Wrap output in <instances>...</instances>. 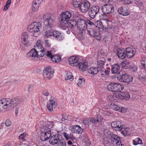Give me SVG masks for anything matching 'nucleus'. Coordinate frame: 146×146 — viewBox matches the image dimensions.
Returning <instances> with one entry per match:
<instances>
[{
    "mask_svg": "<svg viewBox=\"0 0 146 146\" xmlns=\"http://www.w3.org/2000/svg\"><path fill=\"white\" fill-rule=\"evenodd\" d=\"M21 102L18 98L3 99L0 100V112L5 111L7 108L16 107Z\"/></svg>",
    "mask_w": 146,
    "mask_h": 146,
    "instance_id": "1",
    "label": "nucleus"
},
{
    "mask_svg": "<svg viewBox=\"0 0 146 146\" xmlns=\"http://www.w3.org/2000/svg\"><path fill=\"white\" fill-rule=\"evenodd\" d=\"M54 123L52 121L45 122L41 129L42 132L40 139L42 141L48 140L51 136V130L54 126Z\"/></svg>",
    "mask_w": 146,
    "mask_h": 146,
    "instance_id": "2",
    "label": "nucleus"
},
{
    "mask_svg": "<svg viewBox=\"0 0 146 146\" xmlns=\"http://www.w3.org/2000/svg\"><path fill=\"white\" fill-rule=\"evenodd\" d=\"M43 19L44 20L45 29H52L55 23V18L54 17L53 15L46 14L43 15Z\"/></svg>",
    "mask_w": 146,
    "mask_h": 146,
    "instance_id": "3",
    "label": "nucleus"
},
{
    "mask_svg": "<svg viewBox=\"0 0 146 146\" xmlns=\"http://www.w3.org/2000/svg\"><path fill=\"white\" fill-rule=\"evenodd\" d=\"M41 26L40 23L34 22L29 26L28 30L29 32L33 33V35L34 36L37 37L39 35L38 32Z\"/></svg>",
    "mask_w": 146,
    "mask_h": 146,
    "instance_id": "4",
    "label": "nucleus"
},
{
    "mask_svg": "<svg viewBox=\"0 0 146 146\" xmlns=\"http://www.w3.org/2000/svg\"><path fill=\"white\" fill-rule=\"evenodd\" d=\"M36 48H33L29 51L26 55L27 58L38 57V56H43L46 53V52L37 51Z\"/></svg>",
    "mask_w": 146,
    "mask_h": 146,
    "instance_id": "5",
    "label": "nucleus"
},
{
    "mask_svg": "<svg viewBox=\"0 0 146 146\" xmlns=\"http://www.w3.org/2000/svg\"><path fill=\"white\" fill-rule=\"evenodd\" d=\"M72 16V15L69 11H66L62 13L59 17L60 23L63 24H67Z\"/></svg>",
    "mask_w": 146,
    "mask_h": 146,
    "instance_id": "6",
    "label": "nucleus"
},
{
    "mask_svg": "<svg viewBox=\"0 0 146 146\" xmlns=\"http://www.w3.org/2000/svg\"><path fill=\"white\" fill-rule=\"evenodd\" d=\"M73 17L74 18L77 19V27L79 30H85L87 27H88L85 20L80 18L77 15H75Z\"/></svg>",
    "mask_w": 146,
    "mask_h": 146,
    "instance_id": "7",
    "label": "nucleus"
},
{
    "mask_svg": "<svg viewBox=\"0 0 146 146\" xmlns=\"http://www.w3.org/2000/svg\"><path fill=\"white\" fill-rule=\"evenodd\" d=\"M123 88V86L115 83L109 84L107 87L109 90L114 92H121Z\"/></svg>",
    "mask_w": 146,
    "mask_h": 146,
    "instance_id": "8",
    "label": "nucleus"
},
{
    "mask_svg": "<svg viewBox=\"0 0 146 146\" xmlns=\"http://www.w3.org/2000/svg\"><path fill=\"white\" fill-rule=\"evenodd\" d=\"M49 143L50 144L53 145L59 143L62 139V136L60 134H55L50 137Z\"/></svg>",
    "mask_w": 146,
    "mask_h": 146,
    "instance_id": "9",
    "label": "nucleus"
},
{
    "mask_svg": "<svg viewBox=\"0 0 146 146\" xmlns=\"http://www.w3.org/2000/svg\"><path fill=\"white\" fill-rule=\"evenodd\" d=\"M99 7L98 6H93L91 7L88 11V14L90 17L94 19L98 14L99 13Z\"/></svg>",
    "mask_w": 146,
    "mask_h": 146,
    "instance_id": "10",
    "label": "nucleus"
},
{
    "mask_svg": "<svg viewBox=\"0 0 146 146\" xmlns=\"http://www.w3.org/2000/svg\"><path fill=\"white\" fill-rule=\"evenodd\" d=\"M102 11L104 14L113 13L114 11V9L112 5L106 4L102 8Z\"/></svg>",
    "mask_w": 146,
    "mask_h": 146,
    "instance_id": "11",
    "label": "nucleus"
},
{
    "mask_svg": "<svg viewBox=\"0 0 146 146\" xmlns=\"http://www.w3.org/2000/svg\"><path fill=\"white\" fill-rule=\"evenodd\" d=\"M90 7V3L87 1H84L81 2L79 8L81 12L85 13L89 10Z\"/></svg>",
    "mask_w": 146,
    "mask_h": 146,
    "instance_id": "12",
    "label": "nucleus"
},
{
    "mask_svg": "<svg viewBox=\"0 0 146 146\" xmlns=\"http://www.w3.org/2000/svg\"><path fill=\"white\" fill-rule=\"evenodd\" d=\"M108 137L112 143H116L120 141L121 140L120 137L119 136L112 133L108 134Z\"/></svg>",
    "mask_w": 146,
    "mask_h": 146,
    "instance_id": "13",
    "label": "nucleus"
},
{
    "mask_svg": "<svg viewBox=\"0 0 146 146\" xmlns=\"http://www.w3.org/2000/svg\"><path fill=\"white\" fill-rule=\"evenodd\" d=\"M28 38L29 35L27 33H24L21 35L22 42L26 46L31 45L30 43L29 42Z\"/></svg>",
    "mask_w": 146,
    "mask_h": 146,
    "instance_id": "14",
    "label": "nucleus"
},
{
    "mask_svg": "<svg viewBox=\"0 0 146 146\" xmlns=\"http://www.w3.org/2000/svg\"><path fill=\"white\" fill-rule=\"evenodd\" d=\"M111 125V127H113L115 131H120L122 129L121 127L123 125L121 124V123L119 121H116L112 122Z\"/></svg>",
    "mask_w": 146,
    "mask_h": 146,
    "instance_id": "15",
    "label": "nucleus"
},
{
    "mask_svg": "<svg viewBox=\"0 0 146 146\" xmlns=\"http://www.w3.org/2000/svg\"><path fill=\"white\" fill-rule=\"evenodd\" d=\"M54 73V71L53 70H44L43 72V75L44 78L50 79L53 77Z\"/></svg>",
    "mask_w": 146,
    "mask_h": 146,
    "instance_id": "16",
    "label": "nucleus"
},
{
    "mask_svg": "<svg viewBox=\"0 0 146 146\" xmlns=\"http://www.w3.org/2000/svg\"><path fill=\"white\" fill-rule=\"evenodd\" d=\"M78 58L77 57L72 56L68 59L70 65L72 66H77L78 62Z\"/></svg>",
    "mask_w": 146,
    "mask_h": 146,
    "instance_id": "17",
    "label": "nucleus"
},
{
    "mask_svg": "<svg viewBox=\"0 0 146 146\" xmlns=\"http://www.w3.org/2000/svg\"><path fill=\"white\" fill-rule=\"evenodd\" d=\"M42 2V0H34L32 5V10L34 11H37Z\"/></svg>",
    "mask_w": 146,
    "mask_h": 146,
    "instance_id": "18",
    "label": "nucleus"
},
{
    "mask_svg": "<svg viewBox=\"0 0 146 146\" xmlns=\"http://www.w3.org/2000/svg\"><path fill=\"white\" fill-rule=\"evenodd\" d=\"M118 13L124 16H127L130 14L129 12L125 7H121L118 9Z\"/></svg>",
    "mask_w": 146,
    "mask_h": 146,
    "instance_id": "19",
    "label": "nucleus"
},
{
    "mask_svg": "<svg viewBox=\"0 0 146 146\" xmlns=\"http://www.w3.org/2000/svg\"><path fill=\"white\" fill-rule=\"evenodd\" d=\"M48 57L50 58L51 60L54 62H59L60 60V58L58 56H54L52 53L49 51H47L46 52V53L45 54Z\"/></svg>",
    "mask_w": 146,
    "mask_h": 146,
    "instance_id": "20",
    "label": "nucleus"
},
{
    "mask_svg": "<svg viewBox=\"0 0 146 146\" xmlns=\"http://www.w3.org/2000/svg\"><path fill=\"white\" fill-rule=\"evenodd\" d=\"M125 51L126 56L128 58H130L133 56L135 53V50H134L130 48H127Z\"/></svg>",
    "mask_w": 146,
    "mask_h": 146,
    "instance_id": "21",
    "label": "nucleus"
},
{
    "mask_svg": "<svg viewBox=\"0 0 146 146\" xmlns=\"http://www.w3.org/2000/svg\"><path fill=\"white\" fill-rule=\"evenodd\" d=\"M71 131L73 133L77 134L82 133L83 131V129L78 125H75L72 127Z\"/></svg>",
    "mask_w": 146,
    "mask_h": 146,
    "instance_id": "22",
    "label": "nucleus"
},
{
    "mask_svg": "<svg viewBox=\"0 0 146 146\" xmlns=\"http://www.w3.org/2000/svg\"><path fill=\"white\" fill-rule=\"evenodd\" d=\"M56 106L55 102L53 99H50L49 102L47 104V107L49 111L51 112L53 110V107H55Z\"/></svg>",
    "mask_w": 146,
    "mask_h": 146,
    "instance_id": "23",
    "label": "nucleus"
},
{
    "mask_svg": "<svg viewBox=\"0 0 146 146\" xmlns=\"http://www.w3.org/2000/svg\"><path fill=\"white\" fill-rule=\"evenodd\" d=\"M111 72L112 74H117L119 72L120 66L117 64H113L111 66Z\"/></svg>",
    "mask_w": 146,
    "mask_h": 146,
    "instance_id": "24",
    "label": "nucleus"
},
{
    "mask_svg": "<svg viewBox=\"0 0 146 146\" xmlns=\"http://www.w3.org/2000/svg\"><path fill=\"white\" fill-rule=\"evenodd\" d=\"M53 36L55 38L59 40H61L64 38L62 34L58 31H55L54 32Z\"/></svg>",
    "mask_w": 146,
    "mask_h": 146,
    "instance_id": "25",
    "label": "nucleus"
},
{
    "mask_svg": "<svg viewBox=\"0 0 146 146\" xmlns=\"http://www.w3.org/2000/svg\"><path fill=\"white\" fill-rule=\"evenodd\" d=\"M119 75L117 77V80L121 82H124L127 74L124 72H119Z\"/></svg>",
    "mask_w": 146,
    "mask_h": 146,
    "instance_id": "26",
    "label": "nucleus"
},
{
    "mask_svg": "<svg viewBox=\"0 0 146 146\" xmlns=\"http://www.w3.org/2000/svg\"><path fill=\"white\" fill-rule=\"evenodd\" d=\"M36 45H35V48L38 50L42 52V51L46 52V49L44 48L41 44V41L38 40L37 41Z\"/></svg>",
    "mask_w": 146,
    "mask_h": 146,
    "instance_id": "27",
    "label": "nucleus"
},
{
    "mask_svg": "<svg viewBox=\"0 0 146 146\" xmlns=\"http://www.w3.org/2000/svg\"><path fill=\"white\" fill-rule=\"evenodd\" d=\"M117 53L118 58L121 59H124L126 56L125 51L124 50H117Z\"/></svg>",
    "mask_w": 146,
    "mask_h": 146,
    "instance_id": "28",
    "label": "nucleus"
},
{
    "mask_svg": "<svg viewBox=\"0 0 146 146\" xmlns=\"http://www.w3.org/2000/svg\"><path fill=\"white\" fill-rule=\"evenodd\" d=\"M96 27L98 28L100 31H102L106 29V27L100 21H98L95 23Z\"/></svg>",
    "mask_w": 146,
    "mask_h": 146,
    "instance_id": "29",
    "label": "nucleus"
},
{
    "mask_svg": "<svg viewBox=\"0 0 146 146\" xmlns=\"http://www.w3.org/2000/svg\"><path fill=\"white\" fill-rule=\"evenodd\" d=\"M122 129L120 130L121 131V133L124 136H126L129 134V128L126 127L125 125H123L121 127Z\"/></svg>",
    "mask_w": 146,
    "mask_h": 146,
    "instance_id": "30",
    "label": "nucleus"
},
{
    "mask_svg": "<svg viewBox=\"0 0 146 146\" xmlns=\"http://www.w3.org/2000/svg\"><path fill=\"white\" fill-rule=\"evenodd\" d=\"M88 72L92 74H96L99 71L98 68L96 67H92L89 68L88 70Z\"/></svg>",
    "mask_w": 146,
    "mask_h": 146,
    "instance_id": "31",
    "label": "nucleus"
},
{
    "mask_svg": "<svg viewBox=\"0 0 146 146\" xmlns=\"http://www.w3.org/2000/svg\"><path fill=\"white\" fill-rule=\"evenodd\" d=\"M78 66L79 68L83 71H84L86 70L88 68L87 64L86 63H82L79 62Z\"/></svg>",
    "mask_w": 146,
    "mask_h": 146,
    "instance_id": "32",
    "label": "nucleus"
},
{
    "mask_svg": "<svg viewBox=\"0 0 146 146\" xmlns=\"http://www.w3.org/2000/svg\"><path fill=\"white\" fill-rule=\"evenodd\" d=\"M63 136L65 137L66 140H67L69 139H70L73 141L75 139V137L73 136L72 133H70V134L67 133H66L64 132L63 133Z\"/></svg>",
    "mask_w": 146,
    "mask_h": 146,
    "instance_id": "33",
    "label": "nucleus"
},
{
    "mask_svg": "<svg viewBox=\"0 0 146 146\" xmlns=\"http://www.w3.org/2000/svg\"><path fill=\"white\" fill-rule=\"evenodd\" d=\"M105 65L104 62L102 60H100L98 61L97 63V68L98 70L101 69H104V66Z\"/></svg>",
    "mask_w": 146,
    "mask_h": 146,
    "instance_id": "34",
    "label": "nucleus"
},
{
    "mask_svg": "<svg viewBox=\"0 0 146 146\" xmlns=\"http://www.w3.org/2000/svg\"><path fill=\"white\" fill-rule=\"evenodd\" d=\"M64 77L65 80H69L70 81H72L74 79L73 76L70 72H66Z\"/></svg>",
    "mask_w": 146,
    "mask_h": 146,
    "instance_id": "35",
    "label": "nucleus"
},
{
    "mask_svg": "<svg viewBox=\"0 0 146 146\" xmlns=\"http://www.w3.org/2000/svg\"><path fill=\"white\" fill-rule=\"evenodd\" d=\"M46 30L47 31L45 32V34L44 35V37L48 38L51 36H53L54 31L51 29H48Z\"/></svg>",
    "mask_w": 146,
    "mask_h": 146,
    "instance_id": "36",
    "label": "nucleus"
},
{
    "mask_svg": "<svg viewBox=\"0 0 146 146\" xmlns=\"http://www.w3.org/2000/svg\"><path fill=\"white\" fill-rule=\"evenodd\" d=\"M70 27H71L72 28L76 26V25H77V21L76 19H73L69 20L68 23Z\"/></svg>",
    "mask_w": 146,
    "mask_h": 146,
    "instance_id": "37",
    "label": "nucleus"
},
{
    "mask_svg": "<svg viewBox=\"0 0 146 146\" xmlns=\"http://www.w3.org/2000/svg\"><path fill=\"white\" fill-rule=\"evenodd\" d=\"M133 79V78L131 76L127 74L123 83L129 84L132 81Z\"/></svg>",
    "mask_w": 146,
    "mask_h": 146,
    "instance_id": "38",
    "label": "nucleus"
},
{
    "mask_svg": "<svg viewBox=\"0 0 146 146\" xmlns=\"http://www.w3.org/2000/svg\"><path fill=\"white\" fill-rule=\"evenodd\" d=\"M85 84V80L82 77H80L78 80L77 83V85L78 86L81 87H82Z\"/></svg>",
    "mask_w": 146,
    "mask_h": 146,
    "instance_id": "39",
    "label": "nucleus"
},
{
    "mask_svg": "<svg viewBox=\"0 0 146 146\" xmlns=\"http://www.w3.org/2000/svg\"><path fill=\"white\" fill-rule=\"evenodd\" d=\"M122 94V99L124 100L125 99L126 100H129L130 98V96L129 94L127 92H123L121 93Z\"/></svg>",
    "mask_w": 146,
    "mask_h": 146,
    "instance_id": "40",
    "label": "nucleus"
},
{
    "mask_svg": "<svg viewBox=\"0 0 146 146\" xmlns=\"http://www.w3.org/2000/svg\"><path fill=\"white\" fill-rule=\"evenodd\" d=\"M81 3L80 2V0H73L72 1L73 5L75 7L80 8Z\"/></svg>",
    "mask_w": 146,
    "mask_h": 146,
    "instance_id": "41",
    "label": "nucleus"
},
{
    "mask_svg": "<svg viewBox=\"0 0 146 146\" xmlns=\"http://www.w3.org/2000/svg\"><path fill=\"white\" fill-rule=\"evenodd\" d=\"M133 142L135 145H137L138 144H141L142 143V140L139 138H137L134 140H133Z\"/></svg>",
    "mask_w": 146,
    "mask_h": 146,
    "instance_id": "42",
    "label": "nucleus"
},
{
    "mask_svg": "<svg viewBox=\"0 0 146 146\" xmlns=\"http://www.w3.org/2000/svg\"><path fill=\"white\" fill-rule=\"evenodd\" d=\"M99 72H101V75L102 76H104L106 75L109 74V72L106 70L104 68V69H101L99 70Z\"/></svg>",
    "mask_w": 146,
    "mask_h": 146,
    "instance_id": "43",
    "label": "nucleus"
},
{
    "mask_svg": "<svg viewBox=\"0 0 146 146\" xmlns=\"http://www.w3.org/2000/svg\"><path fill=\"white\" fill-rule=\"evenodd\" d=\"M118 92H116L115 93H113V96L115 97V99H116V100H117V99H122V98L121 94H120Z\"/></svg>",
    "mask_w": 146,
    "mask_h": 146,
    "instance_id": "44",
    "label": "nucleus"
},
{
    "mask_svg": "<svg viewBox=\"0 0 146 146\" xmlns=\"http://www.w3.org/2000/svg\"><path fill=\"white\" fill-rule=\"evenodd\" d=\"M87 31L88 33L91 36H94V34L95 31L93 28H88L87 29Z\"/></svg>",
    "mask_w": 146,
    "mask_h": 146,
    "instance_id": "45",
    "label": "nucleus"
},
{
    "mask_svg": "<svg viewBox=\"0 0 146 146\" xmlns=\"http://www.w3.org/2000/svg\"><path fill=\"white\" fill-rule=\"evenodd\" d=\"M111 106L113 110L116 111H120V107L118 106L117 105L112 103L111 104Z\"/></svg>",
    "mask_w": 146,
    "mask_h": 146,
    "instance_id": "46",
    "label": "nucleus"
},
{
    "mask_svg": "<svg viewBox=\"0 0 146 146\" xmlns=\"http://www.w3.org/2000/svg\"><path fill=\"white\" fill-rule=\"evenodd\" d=\"M96 121L97 122H100L102 121L103 119V117L100 114H98L96 117Z\"/></svg>",
    "mask_w": 146,
    "mask_h": 146,
    "instance_id": "47",
    "label": "nucleus"
},
{
    "mask_svg": "<svg viewBox=\"0 0 146 146\" xmlns=\"http://www.w3.org/2000/svg\"><path fill=\"white\" fill-rule=\"evenodd\" d=\"M92 36L96 38V39L98 40H100L101 39L100 35L98 32L95 31L94 34V36Z\"/></svg>",
    "mask_w": 146,
    "mask_h": 146,
    "instance_id": "48",
    "label": "nucleus"
},
{
    "mask_svg": "<svg viewBox=\"0 0 146 146\" xmlns=\"http://www.w3.org/2000/svg\"><path fill=\"white\" fill-rule=\"evenodd\" d=\"M142 66L146 69V58H144L142 59L141 61Z\"/></svg>",
    "mask_w": 146,
    "mask_h": 146,
    "instance_id": "49",
    "label": "nucleus"
},
{
    "mask_svg": "<svg viewBox=\"0 0 146 146\" xmlns=\"http://www.w3.org/2000/svg\"><path fill=\"white\" fill-rule=\"evenodd\" d=\"M58 144H59L58 146H66V141L63 138Z\"/></svg>",
    "mask_w": 146,
    "mask_h": 146,
    "instance_id": "50",
    "label": "nucleus"
},
{
    "mask_svg": "<svg viewBox=\"0 0 146 146\" xmlns=\"http://www.w3.org/2000/svg\"><path fill=\"white\" fill-rule=\"evenodd\" d=\"M113 96V93L112 95L108 96L107 98L110 101L116 100V99H115V97Z\"/></svg>",
    "mask_w": 146,
    "mask_h": 146,
    "instance_id": "51",
    "label": "nucleus"
},
{
    "mask_svg": "<svg viewBox=\"0 0 146 146\" xmlns=\"http://www.w3.org/2000/svg\"><path fill=\"white\" fill-rule=\"evenodd\" d=\"M90 121L94 125H96L97 124V121H96V118L93 117H91L90 118Z\"/></svg>",
    "mask_w": 146,
    "mask_h": 146,
    "instance_id": "52",
    "label": "nucleus"
},
{
    "mask_svg": "<svg viewBox=\"0 0 146 146\" xmlns=\"http://www.w3.org/2000/svg\"><path fill=\"white\" fill-rule=\"evenodd\" d=\"M124 4H129L131 3L132 2V0H123Z\"/></svg>",
    "mask_w": 146,
    "mask_h": 146,
    "instance_id": "53",
    "label": "nucleus"
},
{
    "mask_svg": "<svg viewBox=\"0 0 146 146\" xmlns=\"http://www.w3.org/2000/svg\"><path fill=\"white\" fill-rule=\"evenodd\" d=\"M135 3L139 7L142 6L143 5V2L140 0H137L136 1Z\"/></svg>",
    "mask_w": 146,
    "mask_h": 146,
    "instance_id": "54",
    "label": "nucleus"
},
{
    "mask_svg": "<svg viewBox=\"0 0 146 146\" xmlns=\"http://www.w3.org/2000/svg\"><path fill=\"white\" fill-rule=\"evenodd\" d=\"M26 135V133H23L21 134L19 136V139H23L25 137Z\"/></svg>",
    "mask_w": 146,
    "mask_h": 146,
    "instance_id": "55",
    "label": "nucleus"
},
{
    "mask_svg": "<svg viewBox=\"0 0 146 146\" xmlns=\"http://www.w3.org/2000/svg\"><path fill=\"white\" fill-rule=\"evenodd\" d=\"M5 124L7 127L10 126L11 125V121L9 119H7L6 121Z\"/></svg>",
    "mask_w": 146,
    "mask_h": 146,
    "instance_id": "56",
    "label": "nucleus"
},
{
    "mask_svg": "<svg viewBox=\"0 0 146 146\" xmlns=\"http://www.w3.org/2000/svg\"><path fill=\"white\" fill-rule=\"evenodd\" d=\"M126 110L127 109L126 108L124 107H120V111H119L122 113H124L126 111Z\"/></svg>",
    "mask_w": 146,
    "mask_h": 146,
    "instance_id": "57",
    "label": "nucleus"
},
{
    "mask_svg": "<svg viewBox=\"0 0 146 146\" xmlns=\"http://www.w3.org/2000/svg\"><path fill=\"white\" fill-rule=\"evenodd\" d=\"M86 23L90 25H92L93 26H94V23L91 21L89 20H86Z\"/></svg>",
    "mask_w": 146,
    "mask_h": 146,
    "instance_id": "58",
    "label": "nucleus"
},
{
    "mask_svg": "<svg viewBox=\"0 0 146 146\" xmlns=\"http://www.w3.org/2000/svg\"><path fill=\"white\" fill-rule=\"evenodd\" d=\"M83 122L85 125H88L89 122L88 119L86 118L83 120Z\"/></svg>",
    "mask_w": 146,
    "mask_h": 146,
    "instance_id": "59",
    "label": "nucleus"
},
{
    "mask_svg": "<svg viewBox=\"0 0 146 146\" xmlns=\"http://www.w3.org/2000/svg\"><path fill=\"white\" fill-rule=\"evenodd\" d=\"M116 144L117 145V146H124L121 140H120V141L118 142Z\"/></svg>",
    "mask_w": 146,
    "mask_h": 146,
    "instance_id": "60",
    "label": "nucleus"
},
{
    "mask_svg": "<svg viewBox=\"0 0 146 146\" xmlns=\"http://www.w3.org/2000/svg\"><path fill=\"white\" fill-rule=\"evenodd\" d=\"M42 93L44 95L46 96H48L49 95V93L47 91H46V90H43L42 92Z\"/></svg>",
    "mask_w": 146,
    "mask_h": 146,
    "instance_id": "61",
    "label": "nucleus"
},
{
    "mask_svg": "<svg viewBox=\"0 0 146 146\" xmlns=\"http://www.w3.org/2000/svg\"><path fill=\"white\" fill-rule=\"evenodd\" d=\"M68 119V117L66 116H63L62 117V118L61 120L62 121H64L66 120H67Z\"/></svg>",
    "mask_w": 146,
    "mask_h": 146,
    "instance_id": "62",
    "label": "nucleus"
},
{
    "mask_svg": "<svg viewBox=\"0 0 146 146\" xmlns=\"http://www.w3.org/2000/svg\"><path fill=\"white\" fill-rule=\"evenodd\" d=\"M9 5H8L6 4V5H5L4 7V8L3 10L4 11H5L7 10L8 9V8H9Z\"/></svg>",
    "mask_w": 146,
    "mask_h": 146,
    "instance_id": "63",
    "label": "nucleus"
},
{
    "mask_svg": "<svg viewBox=\"0 0 146 146\" xmlns=\"http://www.w3.org/2000/svg\"><path fill=\"white\" fill-rule=\"evenodd\" d=\"M11 0H8L7 1L6 3V4L10 6V5L11 4Z\"/></svg>",
    "mask_w": 146,
    "mask_h": 146,
    "instance_id": "64",
    "label": "nucleus"
}]
</instances>
